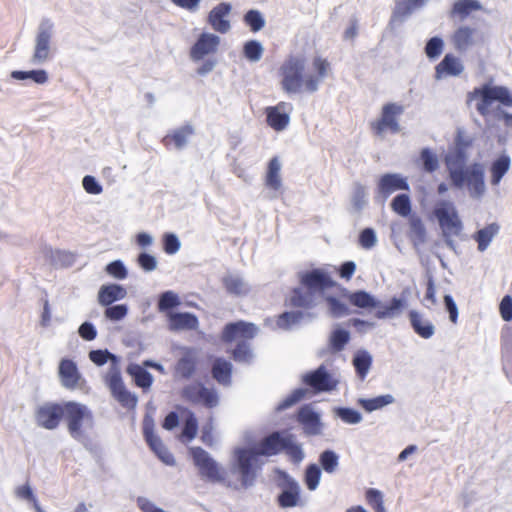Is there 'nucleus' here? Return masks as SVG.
<instances>
[{"label":"nucleus","instance_id":"f257e3e1","mask_svg":"<svg viewBox=\"0 0 512 512\" xmlns=\"http://www.w3.org/2000/svg\"><path fill=\"white\" fill-rule=\"evenodd\" d=\"M190 455L203 478L235 490L253 486L263 464L255 455L254 449L237 448L234 450V461L230 466V474L233 477L227 478L225 470L203 448H190Z\"/></svg>","mask_w":512,"mask_h":512},{"label":"nucleus","instance_id":"f03ea898","mask_svg":"<svg viewBox=\"0 0 512 512\" xmlns=\"http://www.w3.org/2000/svg\"><path fill=\"white\" fill-rule=\"evenodd\" d=\"M314 74H307L306 60L302 56L289 55L280 65L278 75L282 90L287 94L315 93L330 70V63L322 57L312 62Z\"/></svg>","mask_w":512,"mask_h":512},{"label":"nucleus","instance_id":"7ed1b4c3","mask_svg":"<svg viewBox=\"0 0 512 512\" xmlns=\"http://www.w3.org/2000/svg\"><path fill=\"white\" fill-rule=\"evenodd\" d=\"M468 102H475V109L485 119H503L512 127V114L501 107H512V93L506 86L484 83L467 94Z\"/></svg>","mask_w":512,"mask_h":512},{"label":"nucleus","instance_id":"20e7f679","mask_svg":"<svg viewBox=\"0 0 512 512\" xmlns=\"http://www.w3.org/2000/svg\"><path fill=\"white\" fill-rule=\"evenodd\" d=\"M299 281L302 287L294 288L289 299V304L298 308L309 307L316 293L336 286L331 275L320 268L301 273Z\"/></svg>","mask_w":512,"mask_h":512},{"label":"nucleus","instance_id":"39448f33","mask_svg":"<svg viewBox=\"0 0 512 512\" xmlns=\"http://www.w3.org/2000/svg\"><path fill=\"white\" fill-rule=\"evenodd\" d=\"M258 332V328L245 321L231 322L224 326L221 332V340L224 343L238 341L231 351V356L236 362H249L252 358L251 347L248 341L252 340Z\"/></svg>","mask_w":512,"mask_h":512},{"label":"nucleus","instance_id":"423d86ee","mask_svg":"<svg viewBox=\"0 0 512 512\" xmlns=\"http://www.w3.org/2000/svg\"><path fill=\"white\" fill-rule=\"evenodd\" d=\"M463 162L462 156H459L458 165H455V162L450 157L446 158V165L452 185L462 188L466 184L471 196L480 197L485 190L483 169L479 164L463 168Z\"/></svg>","mask_w":512,"mask_h":512},{"label":"nucleus","instance_id":"0eeeda50","mask_svg":"<svg viewBox=\"0 0 512 512\" xmlns=\"http://www.w3.org/2000/svg\"><path fill=\"white\" fill-rule=\"evenodd\" d=\"M348 300L351 305L358 308H379L375 313L377 319L393 317L406 306L405 299L394 297L387 305L380 307L379 301L368 292L362 290L351 293L348 296Z\"/></svg>","mask_w":512,"mask_h":512},{"label":"nucleus","instance_id":"6e6552de","mask_svg":"<svg viewBox=\"0 0 512 512\" xmlns=\"http://www.w3.org/2000/svg\"><path fill=\"white\" fill-rule=\"evenodd\" d=\"M62 410L68 432L73 438L79 439L83 435L84 422H92L91 411L85 405L75 401L63 402Z\"/></svg>","mask_w":512,"mask_h":512},{"label":"nucleus","instance_id":"1a4fd4ad","mask_svg":"<svg viewBox=\"0 0 512 512\" xmlns=\"http://www.w3.org/2000/svg\"><path fill=\"white\" fill-rule=\"evenodd\" d=\"M403 106L396 103H387L383 105L381 115L378 119L370 122V128L375 136H382L389 131L392 134L399 133L401 130L399 117L402 115Z\"/></svg>","mask_w":512,"mask_h":512},{"label":"nucleus","instance_id":"9d476101","mask_svg":"<svg viewBox=\"0 0 512 512\" xmlns=\"http://www.w3.org/2000/svg\"><path fill=\"white\" fill-rule=\"evenodd\" d=\"M105 383L111 391L114 399L124 408L128 410L135 409L138 399L126 389L121 373L117 367H113L105 376Z\"/></svg>","mask_w":512,"mask_h":512},{"label":"nucleus","instance_id":"9b49d317","mask_svg":"<svg viewBox=\"0 0 512 512\" xmlns=\"http://www.w3.org/2000/svg\"><path fill=\"white\" fill-rule=\"evenodd\" d=\"M440 227L447 236H458L462 231V222L458 213L449 201L440 202L434 209Z\"/></svg>","mask_w":512,"mask_h":512},{"label":"nucleus","instance_id":"f8f14e48","mask_svg":"<svg viewBox=\"0 0 512 512\" xmlns=\"http://www.w3.org/2000/svg\"><path fill=\"white\" fill-rule=\"evenodd\" d=\"M181 397L192 404H202L207 408L218 405V394L215 389L207 388L200 382H194L183 387Z\"/></svg>","mask_w":512,"mask_h":512},{"label":"nucleus","instance_id":"ddd939ff","mask_svg":"<svg viewBox=\"0 0 512 512\" xmlns=\"http://www.w3.org/2000/svg\"><path fill=\"white\" fill-rule=\"evenodd\" d=\"M62 419V403L46 402L35 410V421L41 428L54 430L59 426Z\"/></svg>","mask_w":512,"mask_h":512},{"label":"nucleus","instance_id":"4468645a","mask_svg":"<svg viewBox=\"0 0 512 512\" xmlns=\"http://www.w3.org/2000/svg\"><path fill=\"white\" fill-rule=\"evenodd\" d=\"M292 110V105L285 101L266 107L264 113L267 125L277 132L285 130L289 126Z\"/></svg>","mask_w":512,"mask_h":512},{"label":"nucleus","instance_id":"2eb2a0df","mask_svg":"<svg viewBox=\"0 0 512 512\" xmlns=\"http://www.w3.org/2000/svg\"><path fill=\"white\" fill-rule=\"evenodd\" d=\"M220 45V38L212 33H202L196 42L191 46L189 56L194 62L203 60L209 55L217 52Z\"/></svg>","mask_w":512,"mask_h":512},{"label":"nucleus","instance_id":"dca6fc26","mask_svg":"<svg viewBox=\"0 0 512 512\" xmlns=\"http://www.w3.org/2000/svg\"><path fill=\"white\" fill-rule=\"evenodd\" d=\"M52 28L53 25L48 20L40 24L32 57L34 63H41L49 58Z\"/></svg>","mask_w":512,"mask_h":512},{"label":"nucleus","instance_id":"f3484780","mask_svg":"<svg viewBox=\"0 0 512 512\" xmlns=\"http://www.w3.org/2000/svg\"><path fill=\"white\" fill-rule=\"evenodd\" d=\"M143 433L145 440L151 450L166 464H173L174 457L163 444L162 440L155 434L153 423H144Z\"/></svg>","mask_w":512,"mask_h":512},{"label":"nucleus","instance_id":"a211bd4d","mask_svg":"<svg viewBox=\"0 0 512 512\" xmlns=\"http://www.w3.org/2000/svg\"><path fill=\"white\" fill-rule=\"evenodd\" d=\"M304 382L316 391H331L337 386V381L331 377L323 365L308 373L304 377Z\"/></svg>","mask_w":512,"mask_h":512},{"label":"nucleus","instance_id":"6ab92c4d","mask_svg":"<svg viewBox=\"0 0 512 512\" xmlns=\"http://www.w3.org/2000/svg\"><path fill=\"white\" fill-rule=\"evenodd\" d=\"M230 11L231 5L226 2H221L209 12L208 23L213 30L221 34H225L230 30L231 25L227 19Z\"/></svg>","mask_w":512,"mask_h":512},{"label":"nucleus","instance_id":"aec40b11","mask_svg":"<svg viewBox=\"0 0 512 512\" xmlns=\"http://www.w3.org/2000/svg\"><path fill=\"white\" fill-rule=\"evenodd\" d=\"M482 9L478 0H456L449 11V17L455 22H463Z\"/></svg>","mask_w":512,"mask_h":512},{"label":"nucleus","instance_id":"412c9836","mask_svg":"<svg viewBox=\"0 0 512 512\" xmlns=\"http://www.w3.org/2000/svg\"><path fill=\"white\" fill-rule=\"evenodd\" d=\"M58 373L62 385L70 390L79 386L81 374L76 363L71 359H62L59 364Z\"/></svg>","mask_w":512,"mask_h":512},{"label":"nucleus","instance_id":"4be33fe9","mask_svg":"<svg viewBox=\"0 0 512 512\" xmlns=\"http://www.w3.org/2000/svg\"><path fill=\"white\" fill-rule=\"evenodd\" d=\"M286 438L282 437L279 432H273L262 439L257 448H253L255 455L273 456L284 450Z\"/></svg>","mask_w":512,"mask_h":512},{"label":"nucleus","instance_id":"5701e85b","mask_svg":"<svg viewBox=\"0 0 512 512\" xmlns=\"http://www.w3.org/2000/svg\"><path fill=\"white\" fill-rule=\"evenodd\" d=\"M476 28L461 25L451 35V42L457 51L463 52L476 43Z\"/></svg>","mask_w":512,"mask_h":512},{"label":"nucleus","instance_id":"b1692460","mask_svg":"<svg viewBox=\"0 0 512 512\" xmlns=\"http://www.w3.org/2000/svg\"><path fill=\"white\" fill-rule=\"evenodd\" d=\"M198 358L193 349H186L176 362L174 372L183 379H190L197 371Z\"/></svg>","mask_w":512,"mask_h":512},{"label":"nucleus","instance_id":"393cba45","mask_svg":"<svg viewBox=\"0 0 512 512\" xmlns=\"http://www.w3.org/2000/svg\"><path fill=\"white\" fill-rule=\"evenodd\" d=\"M408 318L413 331L423 339L431 338L435 333L433 323L417 310H410Z\"/></svg>","mask_w":512,"mask_h":512},{"label":"nucleus","instance_id":"a878e982","mask_svg":"<svg viewBox=\"0 0 512 512\" xmlns=\"http://www.w3.org/2000/svg\"><path fill=\"white\" fill-rule=\"evenodd\" d=\"M408 189L406 179L398 174H384L378 182V191L385 198L396 191Z\"/></svg>","mask_w":512,"mask_h":512},{"label":"nucleus","instance_id":"bb28decb","mask_svg":"<svg viewBox=\"0 0 512 512\" xmlns=\"http://www.w3.org/2000/svg\"><path fill=\"white\" fill-rule=\"evenodd\" d=\"M168 326L172 331L195 330L198 327V318L191 313L168 312Z\"/></svg>","mask_w":512,"mask_h":512},{"label":"nucleus","instance_id":"cd10ccee","mask_svg":"<svg viewBox=\"0 0 512 512\" xmlns=\"http://www.w3.org/2000/svg\"><path fill=\"white\" fill-rule=\"evenodd\" d=\"M298 422L303 426V429L308 435L320 434L322 424L319 415L310 407H302L297 416Z\"/></svg>","mask_w":512,"mask_h":512},{"label":"nucleus","instance_id":"c85d7f7f","mask_svg":"<svg viewBox=\"0 0 512 512\" xmlns=\"http://www.w3.org/2000/svg\"><path fill=\"white\" fill-rule=\"evenodd\" d=\"M461 61L453 54H446L435 67V77L441 79L447 76H458L463 72Z\"/></svg>","mask_w":512,"mask_h":512},{"label":"nucleus","instance_id":"c756f323","mask_svg":"<svg viewBox=\"0 0 512 512\" xmlns=\"http://www.w3.org/2000/svg\"><path fill=\"white\" fill-rule=\"evenodd\" d=\"M212 377L222 385H229L232 376V364L224 358H215L211 367Z\"/></svg>","mask_w":512,"mask_h":512},{"label":"nucleus","instance_id":"7c9ffc66","mask_svg":"<svg viewBox=\"0 0 512 512\" xmlns=\"http://www.w3.org/2000/svg\"><path fill=\"white\" fill-rule=\"evenodd\" d=\"M126 296V290L118 284L104 285L98 293V301L103 306H108Z\"/></svg>","mask_w":512,"mask_h":512},{"label":"nucleus","instance_id":"2f4dec72","mask_svg":"<svg viewBox=\"0 0 512 512\" xmlns=\"http://www.w3.org/2000/svg\"><path fill=\"white\" fill-rule=\"evenodd\" d=\"M281 163L277 156L271 158L268 162L267 171L265 175V185L271 190L278 191L282 186L280 176Z\"/></svg>","mask_w":512,"mask_h":512},{"label":"nucleus","instance_id":"473e14b6","mask_svg":"<svg viewBox=\"0 0 512 512\" xmlns=\"http://www.w3.org/2000/svg\"><path fill=\"white\" fill-rule=\"evenodd\" d=\"M300 498L299 486L294 480L287 482V488L278 496V503L281 507H294Z\"/></svg>","mask_w":512,"mask_h":512},{"label":"nucleus","instance_id":"72a5a7b5","mask_svg":"<svg viewBox=\"0 0 512 512\" xmlns=\"http://www.w3.org/2000/svg\"><path fill=\"white\" fill-rule=\"evenodd\" d=\"M192 133L193 130L189 126L176 129L163 138V143L167 148L174 146L175 148L180 149L186 144L187 138Z\"/></svg>","mask_w":512,"mask_h":512},{"label":"nucleus","instance_id":"f704fd0d","mask_svg":"<svg viewBox=\"0 0 512 512\" xmlns=\"http://www.w3.org/2000/svg\"><path fill=\"white\" fill-rule=\"evenodd\" d=\"M394 398L390 394L380 395L370 399L360 398L358 399V405L363 408L366 412H373L375 410L382 409L383 407L391 404Z\"/></svg>","mask_w":512,"mask_h":512},{"label":"nucleus","instance_id":"c9c22d12","mask_svg":"<svg viewBox=\"0 0 512 512\" xmlns=\"http://www.w3.org/2000/svg\"><path fill=\"white\" fill-rule=\"evenodd\" d=\"M372 357L366 351H359L353 358V366L360 380H364L371 368Z\"/></svg>","mask_w":512,"mask_h":512},{"label":"nucleus","instance_id":"e433bc0d","mask_svg":"<svg viewBox=\"0 0 512 512\" xmlns=\"http://www.w3.org/2000/svg\"><path fill=\"white\" fill-rule=\"evenodd\" d=\"M498 231L499 226L496 223L489 224L483 229L477 231V233L474 236V239L478 244V250H486L490 242L492 241L493 237L498 233Z\"/></svg>","mask_w":512,"mask_h":512},{"label":"nucleus","instance_id":"4c0bfd02","mask_svg":"<svg viewBox=\"0 0 512 512\" xmlns=\"http://www.w3.org/2000/svg\"><path fill=\"white\" fill-rule=\"evenodd\" d=\"M510 167V158L506 155L500 156L491 166V182L496 185L506 174Z\"/></svg>","mask_w":512,"mask_h":512},{"label":"nucleus","instance_id":"58836bf2","mask_svg":"<svg viewBox=\"0 0 512 512\" xmlns=\"http://www.w3.org/2000/svg\"><path fill=\"white\" fill-rule=\"evenodd\" d=\"M12 78L16 80L32 79L35 83L44 84L48 80V75L44 70L20 71L11 73Z\"/></svg>","mask_w":512,"mask_h":512},{"label":"nucleus","instance_id":"ea45409f","mask_svg":"<svg viewBox=\"0 0 512 512\" xmlns=\"http://www.w3.org/2000/svg\"><path fill=\"white\" fill-rule=\"evenodd\" d=\"M350 340V334L344 329H336L332 332L329 344L334 352L342 351Z\"/></svg>","mask_w":512,"mask_h":512},{"label":"nucleus","instance_id":"a19ab883","mask_svg":"<svg viewBox=\"0 0 512 512\" xmlns=\"http://www.w3.org/2000/svg\"><path fill=\"white\" fill-rule=\"evenodd\" d=\"M225 290L234 295H242L246 293V287L242 279L238 276L228 275L222 279Z\"/></svg>","mask_w":512,"mask_h":512},{"label":"nucleus","instance_id":"79ce46f5","mask_svg":"<svg viewBox=\"0 0 512 512\" xmlns=\"http://www.w3.org/2000/svg\"><path fill=\"white\" fill-rule=\"evenodd\" d=\"M134 377L135 384L142 389H149L153 383L152 375L141 366H135L130 370Z\"/></svg>","mask_w":512,"mask_h":512},{"label":"nucleus","instance_id":"37998d69","mask_svg":"<svg viewBox=\"0 0 512 512\" xmlns=\"http://www.w3.org/2000/svg\"><path fill=\"white\" fill-rule=\"evenodd\" d=\"M244 23L252 32H258L265 26V20L258 10H248L244 15Z\"/></svg>","mask_w":512,"mask_h":512},{"label":"nucleus","instance_id":"c03bdc74","mask_svg":"<svg viewBox=\"0 0 512 512\" xmlns=\"http://www.w3.org/2000/svg\"><path fill=\"white\" fill-rule=\"evenodd\" d=\"M391 208L396 214L402 217L408 216L411 212L409 196L406 194L397 195L391 202Z\"/></svg>","mask_w":512,"mask_h":512},{"label":"nucleus","instance_id":"a18cd8bd","mask_svg":"<svg viewBox=\"0 0 512 512\" xmlns=\"http://www.w3.org/2000/svg\"><path fill=\"white\" fill-rule=\"evenodd\" d=\"M365 499L374 512H385L383 494L374 488H369L365 492Z\"/></svg>","mask_w":512,"mask_h":512},{"label":"nucleus","instance_id":"49530a36","mask_svg":"<svg viewBox=\"0 0 512 512\" xmlns=\"http://www.w3.org/2000/svg\"><path fill=\"white\" fill-rule=\"evenodd\" d=\"M319 462L325 472L333 473L338 467L339 457L334 451L325 450L320 454Z\"/></svg>","mask_w":512,"mask_h":512},{"label":"nucleus","instance_id":"de8ad7c7","mask_svg":"<svg viewBox=\"0 0 512 512\" xmlns=\"http://www.w3.org/2000/svg\"><path fill=\"white\" fill-rule=\"evenodd\" d=\"M197 431H198L197 419L192 412H189L185 419V422H184V427L182 429L181 437L186 441H191L196 437Z\"/></svg>","mask_w":512,"mask_h":512},{"label":"nucleus","instance_id":"09e8293b","mask_svg":"<svg viewBox=\"0 0 512 512\" xmlns=\"http://www.w3.org/2000/svg\"><path fill=\"white\" fill-rule=\"evenodd\" d=\"M180 305V299L172 291H166L161 294L158 301V309L161 312H167L168 310L175 308Z\"/></svg>","mask_w":512,"mask_h":512},{"label":"nucleus","instance_id":"8fccbe9b","mask_svg":"<svg viewBox=\"0 0 512 512\" xmlns=\"http://www.w3.org/2000/svg\"><path fill=\"white\" fill-rule=\"evenodd\" d=\"M321 470L316 464H310L305 471V484L311 491L315 490L319 484Z\"/></svg>","mask_w":512,"mask_h":512},{"label":"nucleus","instance_id":"3c124183","mask_svg":"<svg viewBox=\"0 0 512 512\" xmlns=\"http://www.w3.org/2000/svg\"><path fill=\"white\" fill-rule=\"evenodd\" d=\"M244 56L250 61H258L263 54V47L258 41L250 40L244 44Z\"/></svg>","mask_w":512,"mask_h":512},{"label":"nucleus","instance_id":"603ef678","mask_svg":"<svg viewBox=\"0 0 512 512\" xmlns=\"http://www.w3.org/2000/svg\"><path fill=\"white\" fill-rule=\"evenodd\" d=\"M336 415L348 424H357L362 420L361 414L352 408H337Z\"/></svg>","mask_w":512,"mask_h":512},{"label":"nucleus","instance_id":"864d4df0","mask_svg":"<svg viewBox=\"0 0 512 512\" xmlns=\"http://www.w3.org/2000/svg\"><path fill=\"white\" fill-rule=\"evenodd\" d=\"M443 40L439 37H432L425 46V53L428 58L434 59L438 57L443 50Z\"/></svg>","mask_w":512,"mask_h":512},{"label":"nucleus","instance_id":"5fc2aeb1","mask_svg":"<svg viewBox=\"0 0 512 512\" xmlns=\"http://www.w3.org/2000/svg\"><path fill=\"white\" fill-rule=\"evenodd\" d=\"M302 318L301 312H284L280 314L277 318V325L280 328L287 329L291 325L299 322Z\"/></svg>","mask_w":512,"mask_h":512},{"label":"nucleus","instance_id":"6e6d98bb","mask_svg":"<svg viewBox=\"0 0 512 512\" xmlns=\"http://www.w3.org/2000/svg\"><path fill=\"white\" fill-rule=\"evenodd\" d=\"M327 303L334 317H342L350 313L349 308L335 297H328Z\"/></svg>","mask_w":512,"mask_h":512},{"label":"nucleus","instance_id":"4d7b16f0","mask_svg":"<svg viewBox=\"0 0 512 512\" xmlns=\"http://www.w3.org/2000/svg\"><path fill=\"white\" fill-rule=\"evenodd\" d=\"M180 249V241L176 235L166 233L163 236V250L165 253L172 255Z\"/></svg>","mask_w":512,"mask_h":512},{"label":"nucleus","instance_id":"13d9d810","mask_svg":"<svg viewBox=\"0 0 512 512\" xmlns=\"http://www.w3.org/2000/svg\"><path fill=\"white\" fill-rule=\"evenodd\" d=\"M421 159L423 161L425 171L431 173L438 168V159L436 155L432 153L429 149L422 150Z\"/></svg>","mask_w":512,"mask_h":512},{"label":"nucleus","instance_id":"bf43d9fd","mask_svg":"<svg viewBox=\"0 0 512 512\" xmlns=\"http://www.w3.org/2000/svg\"><path fill=\"white\" fill-rule=\"evenodd\" d=\"M127 311V306L124 304L114 305L106 308L105 316L110 320L119 321L126 316Z\"/></svg>","mask_w":512,"mask_h":512},{"label":"nucleus","instance_id":"052dcab7","mask_svg":"<svg viewBox=\"0 0 512 512\" xmlns=\"http://www.w3.org/2000/svg\"><path fill=\"white\" fill-rule=\"evenodd\" d=\"M106 271L109 275L117 279H125L127 277V270L119 260L109 263L106 267Z\"/></svg>","mask_w":512,"mask_h":512},{"label":"nucleus","instance_id":"680f3d73","mask_svg":"<svg viewBox=\"0 0 512 512\" xmlns=\"http://www.w3.org/2000/svg\"><path fill=\"white\" fill-rule=\"evenodd\" d=\"M359 244L365 248L370 249L376 244V235L373 229L365 228L361 231L359 236Z\"/></svg>","mask_w":512,"mask_h":512},{"label":"nucleus","instance_id":"e2e57ef3","mask_svg":"<svg viewBox=\"0 0 512 512\" xmlns=\"http://www.w3.org/2000/svg\"><path fill=\"white\" fill-rule=\"evenodd\" d=\"M89 359L96 365H104L108 359H115V356L107 350H92L89 353Z\"/></svg>","mask_w":512,"mask_h":512},{"label":"nucleus","instance_id":"0e129e2a","mask_svg":"<svg viewBox=\"0 0 512 512\" xmlns=\"http://www.w3.org/2000/svg\"><path fill=\"white\" fill-rule=\"evenodd\" d=\"M426 0H402L396 4V12L399 14L401 10L404 14L410 13L415 8L421 7Z\"/></svg>","mask_w":512,"mask_h":512},{"label":"nucleus","instance_id":"69168bd1","mask_svg":"<svg viewBox=\"0 0 512 512\" xmlns=\"http://www.w3.org/2000/svg\"><path fill=\"white\" fill-rule=\"evenodd\" d=\"M137 263L145 271H153L157 267L155 257L148 253H141L138 256Z\"/></svg>","mask_w":512,"mask_h":512},{"label":"nucleus","instance_id":"338daca9","mask_svg":"<svg viewBox=\"0 0 512 512\" xmlns=\"http://www.w3.org/2000/svg\"><path fill=\"white\" fill-rule=\"evenodd\" d=\"M83 188L89 194L97 195L102 192V186L96 181L93 176L87 175L82 181Z\"/></svg>","mask_w":512,"mask_h":512},{"label":"nucleus","instance_id":"774afa93","mask_svg":"<svg viewBox=\"0 0 512 512\" xmlns=\"http://www.w3.org/2000/svg\"><path fill=\"white\" fill-rule=\"evenodd\" d=\"M500 314L503 320L510 321L512 319V297L506 295L500 302Z\"/></svg>","mask_w":512,"mask_h":512}]
</instances>
